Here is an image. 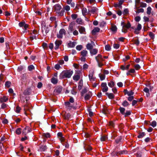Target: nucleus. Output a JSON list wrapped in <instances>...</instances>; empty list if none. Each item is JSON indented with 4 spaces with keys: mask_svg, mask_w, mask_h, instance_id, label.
<instances>
[{
    "mask_svg": "<svg viewBox=\"0 0 157 157\" xmlns=\"http://www.w3.org/2000/svg\"><path fill=\"white\" fill-rule=\"evenodd\" d=\"M65 105L66 107L70 109L73 106L71 105L69 102H66L65 103Z\"/></svg>",
    "mask_w": 157,
    "mask_h": 157,
    "instance_id": "obj_24",
    "label": "nucleus"
},
{
    "mask_svg": "<svg viewBox=\"0 0 157 157\" xmlns=\"http://www.w3.org/2000/svg\"><path fill=\"white\" fill-rule=\"evenodd\" d=\"M80 78V76L79 75H75L73 77V78L74 80L76 81H77Z\"/></svg>",
    "mask_w": 157,
    "mask_h": 157,
    "instance_id": "obj_20",
    "label": "nucleus"
},
{
    "mask_svg": "<svg viewBox=\"0 0 157 157\" xmlns=\"http://www.w3.org/2000/svg\"><path fill=\"white\" fill-rule=\"evenodd\" d=\"M88 111L89 112V116L91 117L93 116V112L91 111V110L90 109H88Z\"/></svg>",
    "mask_w": 157,
    "mask_h": 157,
    "instance_id": "obj_56",
    "label": "nucleus"
},
{
    "mask_svg": "<svg viewBox=\"0 0 157 157\" xmlns=\"http://www.w3.org/2000/svg\"><path fill=\"white\" fill-rule=\"evenodd\" d=\"M82 46L81 45H78L76 47V49L78 51L81 50L82 48Z\"/></svg>",
    "mask_w": 157,
    "mask_h": 157,
    "instance_id": "obj_45",
    "label": "nucleus"
},
{
    "mask_svg": "<svg viewBox=\"0 0 157 157\" xmlns=\"http://www.w3.org/2000/svg\"><path fill=\"white\" fill-rule=\"evenodd\" d=\"M76 44V43L75 42L70 41L68 44V46L69 47L73 48L74 47Z\"/></svg>",
    "mask_w": 157,
    "mask_h": 157,
    "instance_id": "obj_19",
    "label": "nucleus"
},
{
    "mask_svg": "<svg viewBox=\"0 0 157 157\" xmlns=\"http://www.w3.org/2000/svg\"><path fill=\"white\" fill-rule=\"evenodd\" d=\"M31 129L29 126L26 127L22 131V134L25 135H26L28 133L30 132Z\"/></svg>",
    "mask_w": 157,
    "mask_h": 157,
    "instance_id": "obj_8",
    "label": "nucleus"
},
{
    "mask_svg": "<svg viewBox=\"0 0 157 157\" xmlns=\"http://www.w3.org/2000/svg\"><path fill=\"white\" fill-rule=\"evenodd\" d=\"M73 73V71L71 70H64L60 74L59 77L61 79L69 78Z\"/></svg>",
    "mask_w": 157,
    "mask_h": 157,
    "instance_id": "obj_1",
    "label": "nucleus"
},
{
    "mask_svg": "<svg viewBox=\"0 0 157 157\" xmlns=\"http://www.w3.org/2000/svg\"><path fill=\"white\" fill-rule=\"evenodd\" d=\"M82 13L83 15L84 16L88 14L87 10L86 8H83L82 10Z\"/></svg>",
    "mask_w": 157,
    "mask_h": 157,
    "instance_id": "obj_27",
    "label": "nucleus"
},
{
    "mask_svg": "<svg viewBox=\"0 0 157 157\" xmlns=\"http://www.w3.org/2000/svg\"><path fill=\"white\" fill-rule=\"evenodd\" d=\"M21 110V108L18 106H17L16 108L15 111L17 113H19Z\"/></svg>",
    "mask_w": 157,
    "mask_h": 157,
    "instance_id": "obj_39",
    "label": "nucleus"
},
{
    "mask_svg": "<svg viewBox=\"0 0 157 157\" xmlns=\"http://www.w3.org/2000/svg\"><path fill=\"white\" fill-rule=\"evenodd\" d=\"M142 26L139 23H138L136 26V28L134 27H132L131 29H134V33L136 34H138L140 33V32L142 29Z\"/></svg>",
    "mask_w": 157,
    "mask_h": 157,
    "instance_id": "obj_2",
    "label": "nucleus"
},
{
    "mask_svg": "<svg viewBox=\"0 0 157 157\" xmlns=\"http://www.w3.org/2000/svg\"><path fill=\"white\" fill-rule=\"evenodd\" d=\"M123 26V28L122 29V32L124 33H126L127 32V29L125 28L124 27V25Z\"/></svg>",
    "mask_w": 157,
    "mask_h": 157,
    "instance_id": "obj_61",
    "label": "nucleus"
},
{
    "mask_svg": "<svg viewBox=\"0 0 157 157\" xmlns=\"http://www.w3.org/2000/svg\"><path fill=\"white\" fill-rule=\"evenodd\" d=\"M157 123L155 121H152L150 123V125L153 128L155 127L156 126Z\"/></svg>",
    "mask_w": 157,
    "mask_h": 157,
    "instance_id": "obj_35",
    "label": "nucleus"
},
{
    "mask_svg": "<svg viewBox=\"0 0 157 157\" xmlns=\"http://www.w3.org/2000/svg\"><path fill=\"white\" fill-rule=\"evenodd\" d=\"M107 137L105 136H102L101 138V141H105L107 139Z\"/></svg>",
    "mask_w": 157,
    "mask_h": 157,
    "instance_id": "obj_57",
    "label": "nucleus"
},
{
    "mask_svg": "<svg viewBox=\"0 0 157 157\" xmlns=\"http://www.w3.org/2000/svg\"><path fill=\"white\" fill-rule=\"evenodd\" d=\"M19 25L20 27H24L25 30H26L27 29H29V25L28 24L25 23L24 21H21L19 24Z\"/></svg>",
    "mask_w": 157,
    "mask_h": 157,
    "instance_id": "obj_5",
    "label": "nucleus"
},
{
    "mask_svg": "<svg viewBox=\"0 0 157 157\" xmlns=\"http://www.w3.org/2000/svg\"><path fill=\"white\" fill-rule=\"evenodd\" d=\"M35 13L39 15H41L43 13V12H42V11L41 10H36L35 11Z\"/></svg>",
    "mask_w": 157,
    "mask_h": 157,
    "instance_id": "obj_50",
    "label": "nucleus"
},
{
    "mask_svg": "<svg viewBox=\"0 0 157 157\" xmlns=\"http://www.w3.org/2000/svg\"><path fill=\"white\" fill-rule=\"evenodd\" d=\"M86 47L87 49L90 50L93 48V46L91 44L88 43L87 44Z\"/></svg>",
    "mask_w": 157,
    "mask_h": 157,
    "instance_id": "obj_31",
    "label": "nucleus"
},
{
    "mask_svg": "<svg viewBox=\"0 0 157 157\" xmlns=\"http://www.w3.org/2000/svg\"><path fill=\"white\" fill-rule=\"evenodd\" d=\"M66 34V31L65 29H62L60 30L59 33L57 34V37L59 39H62L63 37V35H65Z\"/></svg>",
    "mask_w": 157,
    "mask_h": 157,
    "instance_id": "obj_3",
    "label": "nucleus"
},
{
    "mask_svg": "<svg viewBox=\"0 0 157 157\" xmlns=\"http://www.w3.org/2000/svg\"><path fill=\"white\" fill-rule=\"evenodd\" d=\"M83 86V81L82 80H81L79 82L78 86V88L79 90H80L82 89Z\"/></svg>",
    "mask_w": 157,
    "mask_h": 157,
    "instance_id": "obj_23",
    "label": "nucleus"
},
{
    "mask_svg": "<svg viewBox=\"0 0 157 157\" xmlns=\"http://www.w3.org/2000/svg\"><path fill=\"white\" fill-rule=\"evenodd\" d=\"M64 63V61L63 60H60L58 61V64L59 65H63Z\"/></svg>",
    "mask_w": 157,
    "mask_h": 157,
    "instance_id": "obj_58",
    "label": "nucleus"
},
{
    "mask_svg": "<svg viewBox=\"0 0 157 157\" xmlns=\"http://www.w3.org/2000/svg\"><path fill=\"white\" fill-rule=\"evenodd\" d=\"M28 69L29 71H32L34 69V67L33 65H31L28 67Z\"/></svg>",
    "mask_w": 157,
    "mask_h": 157,
    "instance_id": "obj_49",
    "label": "nucleus"
},
{
    "mask_svg": "<svg viewBox=\"0 0 157 157\" xmlns=\"http://www.w3.org/2000/svg\"><path fill=\"white\" fill-rule=\"evenodd\" d=\"M106 94L108 96V98L110 99H113L114 98V95L113 93H107Z\"/></svg>",
    "mask_w": 157,
    "mask_h": 157,
    "instance_id": "obj_22",
    "label": "nucleus"
},
{
    "mask_svg": "<svg viewBox=\"0 0 157 157\" xmlns=\"http://www.w3.org/2000/svg\"><path fill=\"white\" fill-rule=\"evenodd\" d=\"M71 92L73 94L75 95L77 93L76 89H74V88H73L71 91Z\"/></svg>",
    "mask_w": 157,
    "mask_h": 157,
    "instance_id": "obj_63",
    "label": "nucleus"
},
{
    "mask_svg": "<svg viewBox=\"0 0 157 157\" xmlns=\"http://www.w3.org/2000/svg\"><path fill=\"white\" fill-rule=\"evenodd\" d=\"M134 43L136 45H138L140 44V42L138 39L135 40H134Z\"/></svg>",
    "mask_w": 157,
    "mask_h": 157,
    "instance_id": "obj_62",
    "label": "nucleus"
},
{
    "mask_svg": "<svg viewBox=\"0 0 157 157\" xmlns=\"http://www.w3.org/2000/svg\"><path fill=\"white\" fill-rule=\"evenodd\" d=\"M131 114V112L130 111H127L124 114L125 117L127 116L128 115H130Z\"/></svg>",
    "mask_w": 157,
    "mask_h": 157,
    "instance_id": "obj_55",
    "label": "nucleus"
},
{
    "mask_svg": "<svg viewBox=\"0 0 157 157\" xmlns=\"http://www.w3.org/2000/svg\"><path fill=\"white\" fill-rule=\"evenodd\" d=\"M152 9L150 6L148 7L147 8V13L148 15H150L151 13Z\"/></svg>",
    "mask_w": 157,
    "mask_h": 157,
    "instance_id": "obj_33",
    "label": "nucleus"
},
{
    "mask_svg": "<svg viewBox=\"0 0 157 157\" xmlns=\"http://www.w3.org/2000/svg\"><path fill=\"white\" fill-rule=\"evenodd\" d=\"M99 77L101 80H104L105 78V75L104 74H101L99 75Z\"/></svg>",
    "mask_w": 157,
    "mask_h": 157,
    "instance_id": "obj_37",
    "label": "nucleus"
},
{
    "mask_svg": "<svg viewBox=\"0 0 157 157\" xmlns=\"http://www.w3.org/2000/svg\"><path fill=\"white\" fill-rule=\"evenodd\" d=\"M8 100V98L6 96H3L2 97L0 98V101L1 102H6Z\"/></svg>",
    "mask_w": 157,
    "mask_h": 157,
    "instance_id": "obj_17",
    "label": "nucleus"
},
{
    "mask_svg": "<svg viewBox=\"0 0 157 157\" xmlns=\"http://www.w3.org/2000/svg\"><path fill=\"white\" fill-rule=\"evenodd\" d=\"M16 133L18 135L20 134L21 133V129L20 128H18L16 131Z\"/></svg>",
    "mask_w": 157,
    "mask_h": 157,
    "instance_id": "obj_46",
    "label": "nucleus"
},
{
    "mask_svg": "<svg viewBox=\"0 0 157 157\" xmlns=\"http://www.w3.org/2000/svg\"><path fill=\"white\" fill-rule=\"evenodd\" d=\"M43 136L46 138H49L50 136V135L49 133H44L43 134Z\"/></svg>",
    "mask_w": 157,
    "mask_h": 157,
    "instance_id": "obj_43",
    "label": "nucleus"
},
{
    "mask_svg": "<svg viewBox=\"0 0 157 157\" xmlns=\"http://www.w3.org/2000/svg\"><path fill=\"white\" fill-rule=\"evenodd\" d=\"M98 52V50L97 48H92L90 50V53L91 56L95 55Z\"/></svg>",
    "mask_w": 157,
    "mask_h": 157,
    "instance_id": "obj_11",
    "label": "nucleus"
},
{
    "mask_svg": "<svg viewBox=\"0 0 157 157\" xmlns=\"http://www.w3.org/2000/svg\"><path fill=\"white\" fill-rule=\"evenodd\" d=\"M134 67L136 70H139L140 68V66L138 64L134 65Z\"/></svg>",
    "mask_w": 157,
    "mask_h": 157,
    "instance_id": "obj_40",
    "label": "nucleus"
},
{
    "mask_svg": "<svg viewBox=\"0 0 157 157\" xmlns=\"http://www.w3.org/2000/svg\"><path fill=\"white\" fill-rule=\"evenodd\" d=\"M51 82L52 83L56 84L58 82V79L57 78H52L51 79Z\"/></svg>",
    "mask_w": 157,
    "mask_h": 157,
    "instance_id": "obj_26",
    "label": "nucleus"
},
{
    "mask_svg": "<svg viewBox=\"0 0 157 157\" xmlns=\"http://www.w3.org/2000/svg\"><path fill=\"white\" fill-rule=\"evenodd\" d=\"M111 29L112 31L116 32L117 31V28L116 26L113 24H112L111 25Z\"/></svg>",
    "mask_w": 157,
    "mask_h": 157,
    "instance_id": "obj_30",
    "label": "nucleus"
},
{
    "mask_svg": "<svg viewBox=\"0 0 157 157\" xmlns=\"http://www.w3.org/2000/svg\"><path fill=\"white\" fill-rule=\"evenodd\" d=\"M72 18L73 19H76L78 17V15L76 14H72L71 16Z\"/></svg>",
    "mask_w": 157,
    "mask_h": 157,
    "instance_id": "obj_53",
    "label": "nucleus"
},
{
    "mask_svg": "<svg viewBox=\"0 0 157 157\" xmlns=\"http://www.w3.org/2000/svg\"><path fill=\"white\" fill-rule=\"evenodd\" d=\"M36 35L31 34L30 37V39L31 40H33L34 39L36 40Z\"/></svg>",
    "mask_w": 157,
    "mask_h": 157,
    "instance_id": "obj_28",
    "label": "nucleus"
},
{
    "mask_svg": "<svg viewBox=\"0 0 157 157\" xmlns=\"http://www.w3.org/2000/svg\"><path fill=\"white\" fill-rule=\"evenodd\" d=\"M126 94H127L128 96H131L134 94V92L132 90H130L129 91L126 90Z\"/></svg>",
    "mask_w": 157,
    "mask_h": 157,
    "instance_id": "obj_34",
    "label": "nucleus"
},
{
    "mask_svg": "<svg viewBox=\"0 0 157 157\" xmlns=\"http://www.w3.org/2000/svg\"><path fill=\"white\" fill-rule=\"evenodd\" d=\"M62 91V88L61 87H57L54 90V92L56 94H58Z\"/></svg>",
    "mask_w": 157,
    "mask_h": 157,
    "instance_id": "obj_15",
    "label": "nucleus"
},
{
    "mask_svg": "<svg viewBox=\"0 0 157 157\" xmlns=\"http://www.w3.org/2000/svg\"><path fill=\"white\" fill-rule=\"evenodd\" d=\"M10 84L11 82L9 81L6 82L5 84V86L8 88H9L10 87Z\"/></svg>",
    "mask_w": 157,
    "mask_h": 157,
    "instance_id": "obj_47",
    "label": "nucleus"
},
{
    "mask_svg": "<svg viewBox=\"0 0 157 157\" xmlns=\"http://www.w3.org/2000/svg\"><path fill=\"white\" fill-rule=\"evenodd\" d=\"M100 29L98 27H95L92 31L91 33L92 35H95L97 33L99 32Z\"/></svg>",
    "mask_w": 157,
    "mask_h": 157,
    "instance_id": "obj_16",
    "label": "nucleus"
},
{
    "mask_svg": "<svg viewBox=\"0 0 157 157\" xmlns=\"http://www.w3.org/2000/svg\"><path fill=\"white\" fill-rule=\"evenodd\" d=\"M62 41L61 40H56L55 42V49H58L59 46L62 44Z\"/></svg>",
    "mask_w": 157,
    "mask_h": 157,
    "instance_id": "obj_9",
    "label": "nucleus"
},
{
    "mask_svg": "<svg viewBox=\"0 0 157 157\" xmlns=\"http://www.w3.org/2000/svg\"><path fill=\"white\" fill-rule=\"evenodd\" d=\"M95 59L98 63L101 62L103 61L102 56L100 54H98L95 57Z\"/></svg>",
    "mask_w": 157,
    "mask_h": 157,
    "instance_id": "obj_12",
    "label": "nucleus"
},
{
    "mask_svg": "<svg viewBox=\"0 0 157 157\" xmlns=\"http://www.w3.org/2000/svg\"><path fill=\"white\" fill-rule=\"evenodd\" d=\"M86 57L82 56H80V60L81 61L85 62L86 60Z\"/></svg>",
    "mask_w": 157,
    "mask_h": 157,
    "instance_id": "obj_54",
    "label": "nucleus"
},
{
    "mask_svg": "<svg viewBox=\"0 0 157 157\" xmlns=\"http://www.w3.org/2000/svg\"><path fill=\"white\" fill-rule=\"evenodd\" d=\"M64 10H62L60 12L59 11V13H57L59 14V15L60 16H62L64 15Z\"/></svg>",
    "mask_w": 157,
    "mask_h": 157,
    "instance_id": "obj_48",
    "label": "nucleus"
},
{
    "mask_svg": "<svg viewBox=\"0 0 157 157\" xmlns=\"http://www.w3.org/2000/svg\"><path fill=\"white\" fill-rule=\"evenodd\" d=\"M109 125L111 127L113 128L114 127V124L113 121H111L109 123Z\"/></svg>",
    "mask_w": 157,
    "mask_h": 157,
    "instance_id": "obj_60",
    "label": "nucleus"
},
{
    "mask_svg": "<svg viewBox=\"0 0 157 157\" xmlns=\"http://www.w3.org/2000/svg\"><path fill=\"white\" fill-rule=\"evenodd\" d=\"M85 31L84 28L81 27L79 29V31L80 33H82Z\"/></svg>",
    "mask_w": 157,
    "mask_h": 157,
    "instance_id": "obj_52",
    "label": "nucleus"
},
{
    "mask_svg": "<svg viewBox=\"0 0 157 157\" xmlns=\"http://www.w3.org/2000/svg\"><path fill=\"white\" fill-rule=\"evenodd\" d=\"M105 48L106 51H109L111 50V47L109 45L107 44L105 46Z\"/></svg>",
    "mask_w": 157,
    "mask_h": 157,
    "instance_id": "obj_38",
    "label": "nucleus"
},
{
    "mask_svg": "<svg viewBox=\"0 0 157 157\" xmlns=\"http://www.w3.org/2000/svg\"><path fill=\"white\" fill-rule=\"evenodd\" d=\"M121 25H124V26L127 29H129V28H131V25L130 22L128 21L126 24L124 22H121Z\"/></svg>",
    "mask_w": 157,
    "mask_h": 157,
    "instance_id": "obj_14",
    "label": "nucleus"
},
{
    "mask_svg": "<svg viewBox=\"0 0 157 157\" xmlns=\"http://www.w3.org/2000/svg\"><path fill=\"white\" fill-rule=\"evenodd\" d=\"M108 85L110 87L112 88L115 86V84L113 81H112L108 83Z\"/></svg>",
    "mask_w": 157,
    "mask_h": 157,
    "instance_id": "obj_29",
    "label": "nucleus"
},
{
    "mask_svg": "<svg viewBox=\"0 0 157 157\" xmlns=\"http://www.w3.org/2000/svg\"><path fill=\"white\" fill-rule=\"evenodd\" d=\"M145 135V133L144 132H140L139 133V135L138 136V137L139 138H140L143 137Z\"/></svg>",
    "mask_w": 157,
    "mask_h": 157,
    "instance_id": "obj_36",
    "label": "nucleus"
},
{
    "mask_svg": "<svg viewBox=\"0 0 157 157\" xmlns=\"http://www.w3.org/2000/svg\"><path fill=\"white\" fill-rule=\"evenodd\" d=\"M55 11L56 13H59L61 9V7L60 5L57 4L54 7Z\"/></svg>",
    "mask_w": 157,
    "mask_h": 157,
    "instance_id": "obj_10",
    "label": "nucleus"
},
{
    "mask_svg": "<svg viewBox=\"0 0 157 157\" xmlns=\"http://www.w3.org/2000/svg\"><path fill=\"white\" fill-rule=\"evenodd\" d=\"M84 148L85 150H87L88 151H90L92 149V147L89 145H86L85 146H84Z\"/></svg>",
    "mask_w": 157,
    "mask_h": 157,
    "instance_id": "obj_25",
    "label": "nucleus"
},
{
    "mask_svg": "<svg viewBox=\"0 0 157 157\" xmlns=\"http://www.w3.org/2000/svg\"><path fill=\"white\" fill-rule=\"evenodd\" d=\"M94 73V71L93 70H90L89 71L88 76L90 81L91 82L94 81L95 79V78L93 77Z\"/></svg>",
    "mask_w": 157,
    "mask_h": 157,
    "instance_id": "obj_4",
    "label": "nucleus"
},
{
    "mask_svg": "<svg viewBox=\"0 0 157 157\" xmlns=\"http://www.w3.org/2000/svg\"><path fill=\"white\" fill-rule=\"evenodd\" d=\"M101 86L102 88V91L103 92H106L108 90V88L107 86V84L106 83H102Z\"/></svg>",
    "mask_w": 157,
    "mask_h": 157,
    "instance_id": "obj_7",
    "label": "nucleus"
},
{
    "mask_svg": "<svg viewBox=\"0 0 157 157\" xmlns=\"http://www.w3.org/2000/svg\"><path fill=\"white\" fill-rule=\"evenodd\" d=\"M122 105L124 107L127 106L129 105V103L126 101H124L122 103Z\"/></svg>",
    "mask_w": 157,
    "mask_h": 157,
    "instance_id": "obj_44",
    "label": "nucleus"
},
{
    "mask_svg": "<svg viewBox=\"0 0 157 157\" xmlns=\"http://www.w3.org/2000/svg\"><path fill=\"white\" fill-rule=\"evenodd\" d=\"M98 9L95 7H90L88 9L89 13H91L93 14L97 13L98 11Z\"/></svg>",
    "mask_w": 157,
    "mask_h": 157,
    "instance_id": "obj_6",
    "label": "nucleus"
},
{
    "mask_svg": "<svg viewBox=\"0 0 157 157\" xmlns=\"http://www.w3.org/2000/svg\"><path fill=\"white\" fill-rule=\"evenodd\" d=\"M75 24L73 22L71 23L69 27V30L70 32H72L75 29Z\"/></svg>",
    "mask_w": 157,
    "mask_h": 157,
    "instance_id": "obj_13",
    "label": "nucleus"
},
{
    "mask_svg": "<svg viewBox=\"0 0 157 157\" xmlns=\"http://www.w3.org/2000/svg\"><path fill=\"white\" fill-rule=\"evenodd\" d=\"M147 4L144 2H141L140 3V6L142 7H145L147 6Z\"/></svg>",
    "mask_w": 157,
    "mask_h": 157,
    "instance_id": "obj_59",
    "label": "nucleus"
},
{
    "mask_svg": "<svg viewBox=\"0 0 157 157\" xmlns=\"http://www.w3.org/2000/svg\"><path fill=\"white\" fill-rule=\"evenodd\" d=\"M119 110L120 111V113L123 115H124L125 113V108L120 107L119 108Z\"/></svg>",
    "mask_w": 157,
    "mask_h": 157,
    "instance_id": "obj_32",
    "label": "nucleus"
},
{
    "mask_svg": "<svg viewBox=\"0 0 157 157\" xmlns=\"http://www.w3.org/2000/svg\"><path fill=\"white\" fill-rule=\"evenodd\" d=\"M54 68L56 69L59 70L61 68V67L59 64L57 63L55 65Z\"/></svg>",
    "mask_w": 157,
    "mask_h": 157,
    "instance_id": "obj_41",
    "label": "nucleus"
},
{
    "mask_svg": "<svg viewBox=\"0 0 157 157\" xmlns=\"http://www.w3.org/2000/svg\"><path fill=\"white\" fill-rule=\"evenodd\" d=\"M148 35L150 36L151 39H153L154 38L155 35L151 32H150L149 33Z\"/></svg>",
    "mask_w": 157,
    "mask_h": 157,
    "instance_id": "obj_42",
    "label": "nucleus"
},
{
    "mask_svg": "<svg viewBox=\"0 0 157 157\" xmlns=\"http://www.w3.org/2000/svg\"><path fill=\"white\" fill-rule=\"evenodd\" d=\"M130 66V64H128L126 67L124 65H121L120 68L123 70H127L129 69Z\"/></svg>",
    "mask_w": 157,
    "mask_h": 157,
    "instance_id": "obj_21",
    "label": "nucleus"
},
{
    "mask_svg": "<svg viewBox=\"0 0 157 157\" xmlns=\"http://www.w3.org/2000/svg\"><path fill=\"white\" fill-rule=\"evenodd\" d=\"M81 56L86 57L88 54V52L86 50H82L81 52Z\"/></svg>",
    "mask_w": 157,
    "mask_h": 157,
    "instance_id": "obj_18",
    "label": "nucleus"
},
{
    "mask_svg": "<svg viewBox=\"0 0 157 157\" xmlns=\"http://www.w3.org/2000/svg\"><path fill=\"white\" fill-rule=\"evenodd\" d=\"M90 96L89 94H86L85 97V99L86 100L89 99L90 98Z\"/></svg>",
    "mask_w": 157,
    "mask_h": 157,
    "instance_id": "obj_64",
    "label": "nucleus"
},
{
    "mask_svg": "<svg viewBox=\"0 0 157 157\" xmlns=\"http://www.w3.org/2000/svg\"><path fill=\"white\" fill-rule=\"evenodd\" d=\"M113 47L114 48L117 49L120 47V45L118 44H114L113 45Z\"/></svg>",
    "mask_w": 157,
    "mask_h": 157,
    "instance_id": "obj_51",
    "label": "nucleus"
}]
</instances>
